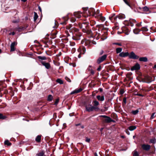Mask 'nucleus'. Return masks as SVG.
<instances>
[{
	"label": "nucleus",
	"instance_id": "1",
	"mask_svg": "<svg viewBox=\"0 0 156 156\" xmlns=\"http://www.w3.org/2000/svg\"><path fill=\"white\" fill-rule=\"evenodd\" d=\"M74 30L75 32L73 34L72 38L74 40H79L80 39V37L82 35L81 34L78 32L79 30L77 28H74L72 30Z\"/></svg>",
	"mask_w": 156,
	"mask_h": 156
},
{
	"label": "nucleus",
	"instance_id": "2",
	"mask_svg": "<svg viewBox=\"0 0 156 156\" xmlns=\"http://www.w3.org/2000/svg\"><path fill=\"white\" fill-rule=\"evenodd\" d=\"M154 80L155 77H152L149 76H144V81L146 83H149Z\"/></svg>",
	"mask_w": 156,
	"mask_h": 156
},
{
	"label": "nucleus",
	"instance_id": "3",
	"mask_svg": "<svg viewBox=\"0 0 156 156\" xmlns=\"http://www.w3.org/2000/svg\"><path fill=\"white\" fill-rule=\"evenodd\" d=\"M82 31L84 33H87L88 34H90L92 33L91 30H89V26L87 25V24L84 26L82 29Z\"/></svg>",
	"mask_w": 156,
	"mask_h": 156
},
{
	"label": "nucleus",
	"instance_id": "4",
	"mask_svg": "<svg viewBox=\"0 0 156 156\" xmlns=\"http://www.w3.org/2000/svg\"><path fill=\"white\" fill-rule=\"evenodd\" d=\"M101 117L105 118L104 122L106 123H110L111 122H115V120L111 119V118L106 115H102L100 116Z\"/></svg>",
	"mask_w": 156,
	"mask_h": 156
},
{
	"label": "nucleus",
	"instance_id": "5",
	"mask_svg": "<svg viewBox=\"0 0 156 156\" xmlns=\"http://www.w3.org/2000/svg\"><path fill=\"white\" fill-rule=\"evenodd\" d=\"M129 57L130 59H137L139 58V57L138 55H136L133 51H132L129 54Z\"/></svg>",
	"mask_w": 156,
	"mask_h": 156
},
{
	"label": "nucleus",
	"instance_id": "6",
	"mask_svg": "<svg viewBox=\"0 0 156 156\" xmlns=\"http://www.w3.org/2000/svg\"><path fill=\"white\" fill-rule=\"evenodd\" d=\"M88 14L89 16H94L95 17V12L94 9L93 8H90L88 11Z\"/></svg>",
	"mask_w": 156,
	"mask_h": 156
},
{
	"label": "nucleus",
	"instance_id": "7",
	"mask_svg": "<svg viewBox=\"0 0 156 156\" xmlns=\"http://www.w3.org/2000/svg\"><path fill=\"white\" fill-rule=\"evenodd\" d=\"M107 57V55H104L101 57H99L97 60V62L98 64H100L104 61Z\"/></svg>",
	"mask_w": 156,
	"mask_h": 156
},
{
	"label": "nucleus",
	"instance_id": "8",
	"mask_svg": "<svg viewBox=\"0 0 156 156\" xmlns=\"http://www.w3.org/2000/svg\"><path fill=\"white\" fill-rule=\"evenodd\" d=\"M118 18L119 19L122 20L124 19L125 18V15L123 14L120 13L118 15L116 16L114 18V21H116L117 18Z\"/></svg>",
	"mask_w": 156,
	"mask_h": 156
},
{
	"label": "nucleus",
	"instance_id": "9",
	"mask_svg": "<svg viewBox=\"0 0 156 156\" xmlns=\"http://www.w3.org/2000/svg\"><path fill=\"white\" fill-rule=\"evenodd\" d=\"M86 51V48L83 46L80 47V48L78 49V51L80 52V54H82L83 55L85 53Z\"/></svg>",
	"mask_w": 156,
	"mask_h": 156
},
{
	"label": "nucleus",
	"instance_id": "10",
	"mask_svg": "<svg viewBox=\"0 0 156 156\" xmlns=\"http://www.w3.org/2000/svg\"><path fill=\"white\" fill-rule=\"evenodd\" d=\"M102 14L101 13L98 15H96L95 16V18L97 19L98 20H101V21H104L105 20V18L104 17L102 16Z\"/></svg>",
	"mask_w": 156,
	"mask_h": 156
},
{
	"label": "nucleus",
	"instance_id": "11",
	"mask_svg": "<svg viewBox=\"0 0 156 156\" xmlns=\"http://www.w3.org/2000/svg\"><path fill=\"white\" fill-rule=\"evenodd\" d=\"M122 30L123 33H124L126 35H128L130 31L126 27H122Z\"/></svg>",
	"mask_w": 156,
	"mask_h": 156
},
{
	"label": "nucleus",
	"instance_id": "12",
	"mask_svg": "<svg viewBox=\"0 0 156 156\" xmlns=\"http://www.w3.org/2000/svg\"><path fill=\"white\" fill-rule=\"evenodd\" d=\"M95 108V107L91 105H88L86 106V110L88 112L93 111Z\"/></svg>",
	"mask_w": 156,
	"mask_h": 156
},
{
	"label": "nucleus",
	"instance_id": "13",
	"mask_svg": "<svg viewBox=\"0 0 156 156\" xmlns=\"http://www.w3.org/2000/svg\"><path fill=\"white\" fill-rule=\"evenodd\" d=\"M17 44V43H16L15 41L13 42L10 45V52H12L15 51L16 48H15V46Z\"/></svg>",
	"mask_w": 156,
	"mask_h": 156
},
{
	"label": "nucleus",
	"instance_id": "14",
	"mask_svg": "<svg viewBox=\"0 0 156 156\" xmlns=\"http://www.w3.org/2000/svg\"><path fill=\"white\" fill-rule=\"evenodd\" d=\"M41 63L42 65L44 66L46 68H50L51 67V65L49 63L47 62L44 61H41Z\"/></svg>",
	"mask_w": 156,
	"mask_h": 156
},
{
	"label": "nucleus",
	"instance_id": "15",
	"mask_svg": "<svg viewBox=\"0 0 156 156\" xmlns=\"http://www.w3.org/2000/svg\"><path fill=\"white\" fill-rule=\"evenodd\" d=\"M151 146L150 145L148 144H143L142 145V147L144 150L147 151L150 148Z\"/></svg>",
	"mask_w": 156,
	"mask_h": 156
},
{
	"label": "nucleus",
	"instance_id": "16",
	"mask_svg": "<svg viewBox=\"0 0 156 156\" xmlns=\"http://www.w3.org/2000/svg\"><path fill=\"white\" fill-rule=\"evenodd\" d=\"M129 53L128 52H121L119 54V56L122 57H126L129 56Z\"/></svg>",
	"mask_w": 156,
	"mask_h": 156
},
{
	"label": "nucleus",
	"instance_id": "17",
	"mask_svg": "<svg viewBox=\"0 0 156 156\" xmlns=\"http://www.w3.org/2000/svg\"><path fill=\"white\" fill-rule=\"evenodd\" d=\"M82 90V89L80 88L78 89H76L72 91L70 93V94H77L81 92Z\"/></svg>",
	"mask_w": 156,
	"mask_h": 156
},
{
	"label": "nucleus",
	"instance_id": "18",
	"mask_svg": "<svg viewBox=\"0 0 156 156\" xmlns=\"http://www.w3.org/2000/svg\"><path fill=\"white\" fill-rule=\"evenodd\" d=\"M124 22V24L125 25L129 26L130 24L131 27H133V24L132 23V21H129V22L127 20H125Z\"/></svg>",
	"mask_w": 156,
	"mask_h": 156
},
{
	"label": "nucleus",
	"instance_id": "19",
	"mask_svg": "<svg viewBox=\"0 0 156 156\" xmlns=\"http://www.w3.org/2000/svg\"><path fill=\"white\" fill-rule=\"evenodd\" d=\"M139 60L140 62H146L148 61V59L146 57H141L139 58Z\"/></svg>",
	"mask_w": 156,
	"mask_h": 156
},
{
	"label": "nucleus",
	"instance_id": "20",
	"mask_svg": "<svg viewBox=\"0 0 156 156\" xmlns=\"http://www.w3.org/2000/svg\"><path fill=\"white\" fill-rule=\"evenodd\" d=\"M97 98L98 100L101 101H103L104 100V96L98 95L97 96Z\"/></svg>",
	"mask_w": 156,
	"mask_h": 156
},
{
	"label": "nucleus",
	"instance_id": "21",
	"mask_svg": "<svg viewBox=\"0 0 156 156\" xmlns=\"http://www.w3.org/2000/svg\"><path fill=\"white\" fill-rule=\"evenodd\" d=\"M74 15L76 17L78 18H80L81 16L80 13L78 12H75Z\"/></svg>",
	"mask_w": 156,
	"mask_h": 156
},
{
	"label": "nucleus",
	"instance_id": "22",
	"mask_svg": "<svg viewBox=\"0 0 156 156\" xmlns=\"http://www.w3.org/2000/svg\"><path fill=\"white\" fill-rule=\"evenodd\" d=\"M41 136L38 135L35 139V141L38 142H40L41 141Z\"/></svg>",
	"mask_w": 156,
	"mask_h": 156
},
{
	"label": "nucleus",
	"instance_id": "23",
	"mask_svg": "<svg viewBox=\"0 0 156 156\" xmlns=\"http://www.w3.org/2000/svg\"><path fill=\"white\" fill-rule=\"evenodd\" d=\"M141 31V30L139 29L136 28L133 30V32L136 34H138Z\"/></svg>",
	"mask_w": 156,
	"mask_h": 156
},
{
	"label": "nucleus",
	"instance_id": "24",
	"mask_svg": "<svg viewBox=\"0 0 156 156\" xmlns=\"http://www.w3.org/2000/svg\"><path fill=\"white\" fill-rule=\"evenodd\" d=\"M68 38L67 37H65L64 38L62 39L61 40L62 42L66 43L68 42Z\"/></svg>",
	"mask_w": 156,
	"mask_h": 156
},
{
	"label": "nucleus",
	"instance_id": "25",
	"mask_svg": "<svg viewBox=\"0 0 156 156\" xmlns=\"http://www.w3.org/2000/svg\"><path fill=\"white\" fill-rule=\"evenodd\" d=\"M64 21L60 23L62 25H66V21L68 20V19L67 18H66L65 17H63V18Z\"/></svg>",
	"mask_w": 156,
	"mask_h": 156
},
{
	"label": "nucleus",
	"instance_id": "26",
	"mask_svg": "<svg viewBox=\"0 0 156 156\" xmlns=\"http://www.w3.org/2000/svg\"><path fill=\"white\" fill-rule=\"evenodd\" d=\"M115 16V14H112L111 16H109V19L113 22H115V21H114V19L113 17Z\"/></svg>",
	"mask_w": 156,
	"mask_h": 156
},
{
	"label": "nucleus",
	"instance_id": "27",
	"mask_svg": "<svg viewBox=\"0 0 156 156\" xmlns=\"http://www.w3.org/2000/svg\"><path fill=\"white\" fill-rule=\"evenodd\" d=\"M38 16L37 15V13L36 12H34V22L36 21V20L37 19V18H38Z\"/></svg>",
	"mask_w": 156,
	"mask_h": 156
},
{
	"label": "nucleus",
	"instance_id": "28",
	"mask_svg": "<svg viewBox=\"0 0 156 156\" xmlns=\"http://www.w3.org/2000/svg\"><path fill=\"white\" fill-rule=\"evenodd\" d=\"M53 99V97L52 95L50 94L48 95L47 100L48 101H51Z\"/></svg>",
	"mask_w": 156,
	"mask_h": 156
},
{
	"label": "nucleus",
	"instance_id": "29",
	"mask_svg": "<svg viewBox=\"0 0 156 156\" xmlns=\"http://www.w3.org/2000/svg\"><path fill=\"white\" fill-rule=\"evenodd\" d=\"M37 58L39 59L42 60H44L47 59V58L46 57L43 56H38L37 57Z\"/></svg>",
	"mask_w": 156,
	"mask_h": 156
},
{
	"label": "nucleus",
	"instance_id": "30",
	"mask_svg": "<svg viewBox=\"0 0 156 156\" xmlns=\"http://www.w3.org/2000/svg\"><path fill=\"white\" fill-rule=\"evenodd\" d=\"M131 68H140V66L139 64L137 63L134 66Z\"/></svg>",
	"mask_w": 156,
	"mask_h": 156
},
{
	"label": "nucleus",
	"instance_id": "31",
	"mask_svg": "<svg viewBox=\"0 0 156 156\" xmlns=\"http://www.w3.org/2000/svg\"><path fill=\"white\" fill-rule=\"evenodd\" d=\"M7 118L6 115H4L0 113V119H5Z\"/></svg>",
	"mask_w": 156,
	"mask_h": 156
},
{
	"label": "nucleus",
	"instance_id": "32",
	"mask_svg": "<svg viewBox=\"0 0 156 156\" xmlns=\"http://www.w3.org/2000/svg\"><path fill=\"white\" fill-rule=\"evenodd\" d=\"M136 128L135 126H131L129 128V129L130 131H133Z\"/></svg>",
	"mask_w": 156,
	"mask_h": 156
},
{
	"label": "nucleus",
	"instance_id": "33",
	"mask_svg": "<svg viewBox=\"0 0 156 156\" xmlns=\"http://www.w3.org/2000/svg\"><path fill=\"white\" fill-rule=\"evenodd\" d=\"M122 50V49L121 48H116V52L117 53H121Z\"/></svg>",
	"mask_w": 156,
	"mask_h": 156
},
{
	"label": "nucleus",
	"instance_id": "34",
	"mask_svg": "<svg viewBox=\"0 0 156 156\" xmlns=\"http://www.w3.org/2000/svg\"><path fill=\"white\" fill-rule=\"evenodd\" d=\"M57 34V32H55L51 34V38H55L56 37V34Z\"/></svg>",
	"mask_w": 156,
	"mask_h": 156
},
{
	"label": "nucleus",
	"instance_id": "35",
	"mask_svg": "<svg viewBox=\"0 0 156 156\" xmlns=\"http://www.w3.org/2000/svg\"><path fill=\"white\" fill-rule=\"evenodd\" d=\"M125 3L128 6L131 7V5L129 2V0H123Z\"/></svg>",
	"mask_w": 156,
	"mask_h": 156
},
{
	"label": "nucleus",
	"instance_id": "36",
	"mask_svg": "<svg viewBox=\"0 0 156 156\" xmlns=\"http://www.w3.org/2000/svg\"><path fill=\"white\" fill-rule=\"evenodd\" d=\"M4 144L8 146H10L11 144V143L9 142L8 140H5L4 142Z\"/></svg>",
	"mask_w": 156,
	"mask_h": 156
},
{
	"label": "nucleus",
	"instance_id": "37",
	"mask_svg": "<svg viewBox=\"0 0 156 156\" xmlns=\"http://www.w3.org/2000/svg\"><path fill=\"white\" fill-rule=\"evenodd\" d=\"M155 139L154 138L150 140V142L151 143L155 144Z\"/></svg>",
	"mask_w": 156,
	"mask_h": 156
},
{
	"label": "nucleus",
	"instance_id": "38",
	"mask_svg": "<svg viewBox=\"0 0 156 156\" xmlns=\"http://www.w3.org/2000/svg\"><path fill=\"white\" fill-rule=\"evenodd\" d=\"M87 24V23H83L82 24H81L79 25L80 27V28H82V29H83V27L84 26H85V25Z\"/></svg>",
	"mask_w": 156,
	"mask_h": 156
},
{
	"label": "nucleus",
	"instance_id": "39",
	"mask_svg": "<svg viewBox=\"0 0 156 156\" xmlns=\"http://www.w3.org/2000/svg\"><path fill=\"white\" fill-rule=\"evenodd\" d=\"M56 81L60 84H62L63 83V81L62 80L60 79H57L56 80Z\"/></svg>",
	"mask_w": 156,
	"mask_h": 156
},
{
	"label": "nucleus",
	"instance_id": "40",
	"mask_svg": "<svg viewBox=\"0 0 156 156\" xmlns=\"http://www.w3.org/2000/svg\"><path fill=\"white\" fill-rule=\"evenodd\" d=\"M141 30L143 31H147L148 30L147 27H143L141 28Z\"/></svg>",
	"mask_w": 156,
	"mask_h": 156
},
{
	"label": "nucleus",
	"instance_id": "41",
	"mask_svg": "<svg viewBox=\"0 0 156 156\" xmlns=\"http://www.w3.org/2000/svg\"><path fill=\"white\" fill-rule=\"evenodd\" d=\"M143 11L146 12L148 11L149 10V8L146 6H144L142 8Z\"/></svg>",
	"mask_w": 156,
	"mask_h": 156
},
{
	"label": "nucleus",
	"instance_id": "42",
	"mask_svg": "<svg viewBox=\"0 0 156 156\" xmlns=\"http://www.w3.org/2000/svg\"><path fill=\"white\" fill-rule=\"evenodd\" d=\"M88 72L89 73H90L91 75H93L94 73V71L92 69H89Z\"/></svg>",
	"mask_w": 156,
	"mask_h": 156
},
{
	"label": "nucleus",
	"instance_id": "43",
	"mask_svg": "<svg viewBox=\"0 0 156 156\" xmlns=\"http://www.w3.org/2000/svg\"><path fill=\"white\" fill-rule=\"evenodd\" d=\"M96 22L94 20H91L90 22V25L91 26H93L96 24Z\"/></svg>",
	"mask_w": 156,
	"mask_h": 156
},
{
	"label": "nucleus",
	"instance_id": "44",
	"mask_svg": "<svg viewBox=\"0 0 156 156\" xmlns=\"http://www.w3.org/2000/svg\"><path fill=\"white\" fill-rule=\"evenodd\" d=\"M53 62L54 64L57 66H58L60 65V63L59 62H58L57 61L54 60Z\"/></svg>",
	"mask_w": 156,
	"mask_h": 156
},
{
	"label": "nucleus",
	"instance_id": "45",
	"mask_svg": "<svg viewBox=\"0 0 156 156\" xmlns=\"http://www.w3.org/2000/svg\"><path fill=\"white\" fill-rule=\"evenodd\" d=\"M93 102L94 103V105L95 106H96L98 105L99 104L98 102L97 101H94Z\"/></svg>",
	"mask_w": 156,
	"mask_h": 156
},
{
	"label": "nucleus",
	"instance_id": "46",
	"mask_svg": "<svg viewBox=\"0 0 156 156\" xmlns=\"http://www.w3.org/2000/svg\"><path fill=\"white\" fill-rule=\"evenodd\" d=\"M139 111L138 110H136L134 111H132V113H133V115H135Z\"/></svg>",
	"mask_w": 156,
	"mask_h": 156
},
{
	"label": "nucleus",
	"instance_id": "47",
	"mask_svg": "<svg viewBox=\"0 0 156 156\" xmlns=\"http://www.w3.org/2000/svg\"><path fill=\"white\" fill-rule=\"evenodd\" d=\"M72 27V25L70 24L68 25L67 26H66V28L67 30H69Z\"/></svg>",
	"mask_w": 156,
	"mask_h": 156
},
{
	"label": "nucleus",
	"instance_id": "48",
	"mask_svg": "<svg viewBox=\"0 0 156 156\" xmlns=\"http://www.w3.org/2000/svg\"><path fill=\"white\" fill-rule=\"evenodd\" d=\"M44 154V153L42 151L38 153L37 154L38 156H43Z\"/></svg>",
	"mask_w": 156,
	"mask_h": 156
},
{
	"label": "nucleus",
	"instance_id": "49",
	"mask_svg": "<svg viewBox=\"0 0 156 156\" xmlns=\"http://www.w3.org/2000/svg\"><path fill=\"white\" fill-rule=\"evenodd\" d=\"M133 156H139L138 153L136 151H135L133 154Z\"/></svg>",
	"mask_w": 156,
	"mask_h": 156
},
{
	"label": "nucleus",
	"instance_id": "50",
	"mask_svg": "<svg viewBox=\"0 0 156 156\" xmlns=\"http://www.w3.org/2000/svg\"><path fill=\"white\" fill-rule=\"evenodd\" d=\"M113 44L114 45H117L119 46H122V44L121 43H113Z\"/></svg>",
	"mask_w": 156,
	"mask_h": 156
},
{
	"label": "nucleus",
	"instance_id": "51",
	"mask_svg": "<svg viewBox=\"0 0 156 156\" xmlns=\"http://www.w3.org/2000/svg\"><path fill=\"white\" fill-rule=\"evenodd\" d=\"M59 98H57V99L56 100V101L55 102V104H54L55 105H57V104H58L59 101Z\"/></svg>",
	"mask_w": 156,
	"mask_h": 156
},
{
	"label": "nucleus",
	"instance_id": "52",
	"mask_svg": "<svg viewBox=\"0 0 156 156\" xmlns=\"http://www.w3.org/2000/svg\"><path fill=\"white\" fill-rule=\"evenodd\" d=\"M129 21H132V23H135L136 22V20H135L131 19H130V20H129Z\"/></svg>",
	"mask_w": 156,
	"mask_h": 156
},
{
	"label": "nucleus",
	"instance_id": "53",
	"mask_svg": "<svg viewBox=\"0 0 156 156\" xmlns=\"http://www.w3.org/2000/svg\"><path fill=\"white\" fill-rule=\"evenodd\" d=\"M65 79L69 82H71V80L67 77H65Z\"/></svg>",
	"mask_w": 156,
	"mask_h": 156
},
{
	"label": "nucleus",
	"instance_id": "54",
	"mask_svg": "<svg viewBox=\"0 0 156 156\" xmlns=\"http://www.w3.org/2000/svg\"><path fill=\"white\" fill-rule=\"evenodd\" d=\"M84 10V11H87L88 9V7H83L82 8Z\"/></svg>",
	"mask_w": 156,
	"mask_h": 156
},
{
	"label": "nucleus",
	"instance_id": "55",
	"mask_svg": "<svg viewBox=\"0 0 156 156\" xmlns=\"http://www.w3.org/2000/svg\"><path fill=\"white\" fill-rule=\"evenodd\" d=\"M95 16L98 15H99V13H100V10L99 9H98L96 12H95Z\"/></svg>",
	"mask_w": 156,
	"mask_h": 156
},
{
	"label": "nucleus",
	"instance_id": "56",
	"mask_svg": "<svg viewBox=\"0 0 156 156\" xmlns=\"http://www.w3.org/2000/svg\"><path fill=\"white\" fill-rule=\"evenodd\" d=\"M70 65L72 66L73 67H75L76 65L75 63H70Z\"/></svg>",
	"mask_w": 156,
	"mask_h": 156
},
{
	"label": "nucleus",
	"instance_id": "57",
	"mask_svg": "<svg viewBox=\"0 0 156 156\" xmlns=\"http://www.w3.org/2000/svg\"><path fill=\"white\" fill-rule=\"evenodd\" d=\"M75 44L74 42H70V45L71 46H73L75 45Z\"/></svg>",
	"mask_w": 156,
	"mask_h": 156
},
{
	"label": "nucleus",
	"instance_id": "58",
	"mask_svg": "<svg viewBox=\"0 0 156 156\" xmlns=\"http://www.w3.org/2000/svg\"><path fill=\"white\" fill-rule=\"evenodd\" d=\"M120 92L121 94H123L124 93V91L123 90H121L120 91Z\"/></svg>",
	"mask_w": 156,
	"mask_h": 156
},
{
	"label": "nucleus",
	"instance_id": "59",
	"mask_svg": "<svg viewBox=\"0 0 156 156\" xmlns=\"http://www.w3.org/2000/svg\"><path fill=\"white\" fill-rule=\"evenodd\" d=\"M155 114V113H154L152 114V115L151 116V119H153L154 118V115Z\"/></svg>",
	"mask_w": 156,
	"mask_h": 156
},
{
	"label": "nucleus",
	"instance_id": "60",
	"mask_svg": "<svg viewBox=\"0 0 156 156\" xmlns=\"http://www.w3.org/2000/svg\"><path fill=\"white\" fill-rule=\"evenodd\" d=\"M141 23V22H140V23L136 24V25L137 27H139L140 26Z\"/></svg>",
	"mask_w": 156,
	"mask_h": 156
},
{
	"label": "nucleus",
	"instance_id": "61",
	"mask_svg": "<svg viewBox=\"0 0 156 156\" xmlns=\"http://www.w3.org/2000/svg\"><path fill=\"white\" fill-rule=\"evenodd\" d=\"M108 30V28L106 27H103L102 30H105L107 31Z\"/></svg>",
	"mask_w": 156,
	"mask_h": 156
},
{
	"label": "nucleus",
	"instance_id": "62",
	"mask_svg": "<svg viewBox=\"0 0 156 156\" xmlns=\"http://www.w3.org/2000/svg\"><path fill=\"white\" fill-rule=\"evenodd\" d=\"M90 139L88 138H87L86 139V141L87 142H89L90 141Z\"/></svg>",
	"mask_w": 156,
	"mask_h": 156
},
{
	"label": "nucleus",
	"instance_id": "63",
	"mask_svg": "<svg viewBox=\"0 0 156 156\" xmlns=\"http://www.w3.org/2000/svg\"><path fill=\"white\" fill-rule=\"evenodd\" d=\"M38 9L41 12V11H42V10H41V7H40V6H38Z\"/></svg>",
	"mask_w": 156,
	"mask_h": 156
},
{
	"label": "nucleus",
	"instance_id": "64",
	"mask_svg": "<svg viewBox=\"0 0 156 156\" xmlns=\"http://www.w3.org/2000/svg\"><path fill=\"white\" fill-rule=\"evenodd\" d=\"M103 51L102 50H101L100 52V55H102L103 54Z\"/></svg>",
	"mask_w": 156,
	"mask_h": 156
}]
</instances>
